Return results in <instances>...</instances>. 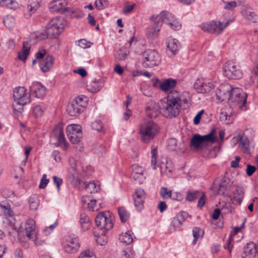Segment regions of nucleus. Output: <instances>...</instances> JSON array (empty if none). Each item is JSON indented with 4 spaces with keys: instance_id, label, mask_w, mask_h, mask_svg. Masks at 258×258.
<instances>
[{
    "instance_id": "obj_1",
    "label": "nucleus",
    "mask_w": 258,
    "mask_h": 258,
    "mask_svg": "<svg viewBox=\"0 0 258 258\" xmlns=\"http://www.w3.org/2000/svg\"><path fill=\"white\" fill-rule=\"evenodd\" d=\"M216 97L221 101H227L231 107L242 109L246 103L247 95L241 89L224 83L216 91Z\"/></svg>"
},
{
    "instance_id": "obj_2",
    "label": "nucleus",
    "mask_w": 258,
    "mask_h": 258,
    "mask_svg": "<svg viewBox=\"0 0 258 258\" xmlns=\"http://www.w3.org/2000/svg\"><path fill=\"white\" fill-rule=\"evenodd\" d=\"M66 26V21L60 17L53 18L48 23L44 33L38 36L40 39L56 38L62 32Z\"/></svg>"
},
{
    "instance_id": "obj_3",
    "label": "nucleus",
    "mask_w": 258,
    "mask_h": 258,
    "mask_svg": "<svg viewBox=\"0 0 258 258\" xmlns=\"http://www.w3.org/2000/svg\"><path fill=\"white\" fill-rule=\"evenodd\" d=\"M215 130L213 129L211 132L206 135H194L190 142V148L200 150L202 149L207 143H214L218 140L217 137L215 135Z\"/></svg>"
},
{
    "instance_id": "obj_4",
    "label": "nucleus",
    "mask_w": 258,
    "mask_h": 258,
    "mask_svg": "<svg viewBox=\"0 0 258 258\" xmlns=\"http://www.w3.org/2000/svg\"><path fill=\"white\" fill-rule=\"evenodd\" d=\"M13 97L15 102L19 105L18 108L14 105L13 112L16 114L19 115L23 110V106L30 102V96L27 93V90L24 87H19L14 89Z\"/></svg>"
},
{
    "instance_id": "obj_5",
    "label": "nucleus",
    "mask_w": 258,
    "mask_h": 258,
    "mask_svg": "<svg viewBox=\"0 0 258 258\" xmlns=\"http://www.w3.org/2000/svg\"><path fill=\"white\" fill-rule=\"evenodd\" d=\"M177 91H171L167 97V102L165 106L164 112L169 117H175L181 110L180 105L177 100Z\"/></svg>"
},
{
    "instance_id": "obj_6",
    "label": "nucleus",
    "mask_w": 258,
    "mask_h": 258,
    "mask_svg": "<svg viewBox=\"0 0 258 258\" xmlns=\"http://www.w3.org/2000/svg\"><path fill=\"white\" fill-rule=\"evenodd\" d=\"M159 132L157 124L151 120L146 121L140 126V132L141 139L144 143H148L153 139Z\"/></svg>"
},
{
    "instance_id": "obj_7",
    "label": "nucleus",
    "mask_w": 258,
    "mask_h": 258,
    "mask_svg": "<svg viewBox=\"0 0 258 258\" xmlns=\"http://www.w3.org/2000/svg\"><path fill=\"white\" fill-rule=\"evenodd\" d=\"M95 223L96 226L102 231V235L104 234L105 231L110 230L113 226V223L109 212L99 213L96 216Z\"/></svg>"
},
{
    "instance_id": "obj_8",
    "label": "nucleus",
    "mask_w": 258,
    "mask_h": 258,
    "mask_svg": "<svg viewBox=\"0 0 258 258\" xmlns=\"http://www.w3.org/2000/svg\"><path fill=\"white\" fill-rule=\"evenodd\" d=\"M155 18L158 21L161 22V25L163 23H165L170 26L171 28L174 30H178L180 29L181 25L176 21V19L174 15L169 12L166 11H162L159 15H153L150 20Z\"/></svg>"
},
{
    "instance_id": "obj_9",
    "label": "nucleus",
    "mask_w": 258,
    "mask_h": 258,
    "mask_svg": "<svg viewBox=\"0 0 258 258\" xmlns=\"http://www.w3.org/2000/svg\"><path fill=\"white\" fill-rule=\"evenodd\" d=\"M143 66L144 67L153 68L160 62V57L158 52L153 49H147L143 53Z\"/></svg>"
},
{
    "instance_id": "obj_10",
    "label": "nucleus",
    "mask_w": 258,
    "mask_h": 258,
    "mask_svg": "<svg viewBox=\"0 0 258 258\" xmlns=\"http://www.w3.org/2000/svg\"><path fill=\"white\" fill-rule=\"evenodd\" d=\"M230 22L227 21L223 24L220 21H212L209 23L202 24L201 27L205 32L219 35L228 26Z\"/></svg>"
},
{
    "instance_id": "obj_11",
    "label": "nucleus",
    "mask_w": 258,
    "mask_h": 258,
    "mask_svg": "<svg viewBox=\"0 0 258 258\" xmlns=\"http://www.w3.org/2000/svg\"><path fill=\"white\" fill-rule=\"evenodd\" d=\"M223 68L224 75L229 79H238L242 76L239 67L232 61L226 62Z\"/></svg>"
},
{
    "instance_id": "obj_12",
    "label": "nucleus",
    "mask_w": 258,
    "mask_h": 258,
    "mask_svg": "<svg viewBox=\"0 0 258 258\" xmlns=\"http://www.w3.org/2000/svg\"><path fill=\"white\" fill-rule=\"evenodd\" d=\"M217 181H215L214 182L211 188L217 190V194L219 195L228 196V193L227 191L229 190L232 183L231 180L226 176H223L220 182L217 183Z\"/></svg>"
},
{
    "instance_id": "obj_13",
    "label": "nucleus",
    "mask_w": 258,
    "mask_h": 258,
    "mask_svg": "<svg viewBox=\"0 0 258 258\" xmlns=\"http://www.w3.org/2000/svg\"><path fill=\"white\" fill-rule=\"evenodd\" d=\"M69 161L71 166L69 175V180L72 184L78 186L80 184L81 180L79 172L76 169V161L73 158L71 157L69 158Z\"/></svg>"
},
{
    "instance_id": "obj_14",
    "label": "nucleus",
    "mask_w": 258,
    "mask_h": 258,
    "mask_svg": "<svg viewBox=\"0 0 258 258\" xmlns=\"http://www.w3.org/2000/svg\"><path fill=\"white\" fill-rule=\"evenodd\" d=\"M63 245L64 249L67 252L75 253L80 247L79 239L77 237H69L63 242Z\"/></svg>"
},
{
    "instance_id": "obj_15",
    "label": "nucleus",
    "mask_w": 258,
    "mask_h": 258,
    "mask_svg": "<svg viewBox=\"0 0 258 258\" xmlns=\"http://www.w3.org/2000/svg\"><path fill=\"white\" fill-rule=\"evenodd\" d=\"M67 2L66 0H53L48 5L50 11L52 12L64 13L69 11V8H66Z\"/></svg>"
},
{
    "instance_id": "obj_16",
    "label": "nucleus",
    "mask_w": 258,
    "mask_h": 258,
    "mask_svg": "<svg viewBox=\"0 0 258 258\" xmlns=\"http://www.w3.org/2000/svg\"><path fill=\"white\" fill-rule=\"evenodd\" d=\"M26 235L30 239L35 241L37 244L38 237L35 228V222L32 219H28L25 225Z\"/></svg>"
},
{
    "instance_id": "obj_17",
    "label": "nucleus",
    "mask_w": 258,
    "mask_h": 258,
    "mask_svg": "<svg viewBox=\"0 0 258 258\" xmlns=\"http://www.w3.org/2000/svg\"><path fill=\"white\" fill-rule=\"evenodd\" d=\"M134 205L137 210L140 211L144 208V201L146 198L145 191L142 188H138L134 195Z\"/></svg>"
},
{
    "instance_id": "obj_18",
    "label": "nucleus",
    "mask_w": 258,
    "mask_h": 258,
    "mask_svg": "<svg viewBox=\"0 0 258 258\" xmlns=\"http://www.w3.org/2000/svg\"><path fill=\"white\" fill-rule=\"evenodd\" d=\"M131 177L139 183H142L146 178V172L142 167L136 164L133 165Z\"/></svg>"
},
{
    "instance_id": "obj_19",
    "label": "nucleus",
    "mask_w": 258,
    "mask_h": 258,
    "mask_svg": "<svg viewBox=\"0 0 258 258\" xmlns=\"http://www.w3.org/2000/svg\"><path fill=\"white\" fill-rule=\"evenodd\" d=\"M167 53L170 57H172L178 52L180 44L177 40L172 38L167 39Z\"/></svg>"
},
{
    "instance_id": "obj_20",
    "label": "nucleus",
    "mask_w": 258,
    "mask_h": 258,
    "mask_svg": "<svg viewBox=\"0 0 258 258\" xmlns=\"http://www.w3.org/2000/svg\"><path fill=\"white\" fill-rule=\"evenodd\" d=\"M50 137L51 139H54L57 141V145H59L64 142L65 138L61 124H58L55 126L51 132Z\"/></svg>"
},
{
    "instance_id": "obj_21",
    "label": "nucleus",
    "mask_w": 258,
    "mask_h": 258,
    "mask_svg": "<svg viewBox=\"0 0 258 258\" xmlns=\"http://www.w3.org/2000/svg\"><path fill=\"white\" fill-rule=\"evenodd\" d=\"M151 21H154V24L150 26L147 29V36L148 38L153 39L156 37L161 27V22L158 21L155 18Z\"/></svg>"
},
{
    "instance_id": "obj_22",
    "label": "nucleus",
    "mask_w": 258,
    "mask_h": 258,
    "mask_svg": "<svg viewBox=\"0 0 258 258\" xmlns=\"http://www.w3.org/2000/svg\"><path fill=\"white\" fill-rule=\"evenodd\" d=\"M31 94L37 98H42L46 94V88L38 82H34L30 87Z\"/></svg>"
},
{
    "instance_id": "obj_23",
    "label": "nucleus",
    "mask_w": 258,
    "mask_h": 258,
    "mask_svg": "<svg viewBox=\"0 0 258 258\" xmlns=\"http://www.w3.org/2000/svg\"><path fill=\"white\" fill-rule=\"evenodd\" d=\"M177 101L178 102L180 107H182L183 109H186L190 106L191 98L189 94L187 92H184L179 94L177 91Z\"/></svg>"
},
{
    "instance_id": "obj_24",
    "label": "nucleus",
    "mask_w": 258,
    "mask_h": 258,
    "mask_svg": "<svg viewBox=\"0 0 258 258\" xmlns=\"http://www.w3.org/2000/svg\"><path fill=\"white\" fill-rule=\"evenodd\" d=\"M214 87V84L212 82L209 80H204L201 84L196 83L195 88L197 90L198 92L205 93L210 91Z\"/></svg>"
},
{
    "instance_id": "obj_25",
    "label": "nucleus",
    "mask_w": 258,
    "mask_h": 258,
    "mask_svg": "<svg viewBox=\"0 0 258 258\" xmlns=\"http://www.w3.org/2000/svg\"><path fill=\"white\" fill-rule=\"evenodd\" d=\"M256 253L258 254V246L254 243L251 242L248 243L247 246L244 247L242 256L243 257L247 256V258H253Z\"/></svg>"
},
{
    "instance_id": "obj_26",
    "label": "nucleus",
    "mask_w": 258,
    "mask_h": 258,
    "mask_svg": "<svg viewBox=\"0 0 258 258\" xmlns=\"http://www.w3.org/2000/svg\"><path fill=\"white\" fill-rule=\"evenodd\" d=\"M67 111L72 116H77L83 111V108L73 100L68 105Z\"/></svg>"
},
{
    "instance_id": "obj_27",
    "label": "nucleus",
    "mask_w": 258,
    "mask_h": 258,
    "mask_svg": "<svg viewBox=\"0 0 258 258\" xmlns=\"http://www.w3.org/2000/svg\"><path fill=\"white\" fill-rule=\"evenodd\" d=\"M54 59L51 55H48L40 62V67L43 72H48L52 67Z\"/></svg>"
},
{
    "instance_id": "obj_28",
    "label": "nucleus",
    "mask_w": 258,
    "mask_h": 258,
    "mask_svg": "<svg viewBox=\"0 0 258 258\" xmlns=\"http://www.w3.org/2000/svg\"><path fill=\"white\" fill-rule=\"evenodd\" d=\"M103 81L101 80L91 81L86 85L87 90L91 93H96L103 87Z\"/></svg>"
},
{
    "instance_id": "obj_29",
    "label": "nucleus",
    "mask_w": 258,
    "mask_h": 258,
    "mask_svg": "<svg viewBox=\"0 0 258 258\" xmlns=\"http://www.w3.org/2000/svg\"><path fill=\"white\" fill-rule=\"evenodd\" d=\"M177 84L176 80L168 78L165 80L159 85V89L163 92H167L168 91L173 89Z\"/></svg>"
},
{
    "instance_id": "obj_30",
    "label": "nucleus",
    "mask_w": 258,
    "mask_h": 258,
    "mask_svg": "<svg viewBox=\"0 0 258 258\" xmlns=\"http://www.w3.org/2000/svg\"><path fill=\"white\" fill-rule=\"evenodd\" d=\"M40 6V0H29L28 2L27 11L28 14L26 15L27 18L30 17L35 13Z\"/></svg>"
},
{
    "instance_id": "obj_31",
    "label": "nucleus",
    "mask_w": 258,
    "mask_h": 258,
    "mask_svg": "<svg viewBox=\"0 0 258 258\" xmlns=\"http://www.w3.org/2000/svg\"><path fill=\"white\" fill-rule=\"evenodd\" d=\"M239 147L244 153L249 154V140L245 136H242L239 138Z\"/></svg>"
},
{
    "instance_id": "obj_32",
    "label": "nucleus",
    "mask_w": 258,
    "mask_h": 258,
    "mask_svg": "<svg viewBox=\"0 0 258 258\" xmlns=\"http://www.w3.org/2000/svg\"><path fill=\"white\" fill-rule=\"evenodd\" d=\"M233 199L236 203L240 205L242 202L244 195V189L240 186H236V189L233 191Z\"/></svg>"
},
{
    "instance_id": "obj_33",
    "label": "nucleus",
    "mask_w": 258,
    "mask_h": 258,
    "mask_svg": "<svg viewBox=\"0 0 258 258\" xmlns=\"http://www.w3.org/2000/svg\"><path fill=\"white\" fill-rule=\"evenodd\" d=\"M80 223L83 231H86L90 228L91 222L90 218L84 213L80 214Z\"/></svg>"
},
{
    "instance_id": "obj_34",
    "label": "nucleus",
    "mask_w": 258,
    "mask_h": 258,
    "mask_svg": "<svg viewBox=\"0 0 258 258\" xmlns=\"http://www.w3.org/2000/svg\"><path fill=\"white\" fill-rule=\"evenodd\" d=\"M30 46L28 42H24L23 49L18 53V58L21 60H25L29 54Z\"/></svg>"
},
{
    "instance_id": "obj_35",
    "label": "nucleus",
    "mask_w": 258,
    "mask_h": 258,
    "mask_svg": "<svg viewBox=\"0 0 258 258\" xmlns=\"http://www.w3.org/2000/svg\"><path fill=\"white\" fill-rule=\"evenodd\" d=\"M244 222L242 223L241 226L234 227L233 233H231L230 234L229 237L228 238V243L226 245H224V246L225 249H227L229 251V252H231V248L232 247V245L231 244L232 236L238 233L240 231V230L244 227Z\"/></svg>"
},
{
    "instance_id": "obj_36",
    "label": "nucleus",
    "mask_w": 258,
    "mask_h": 258,
    "mask_svg": "<svg viewBox=\"0 0 258 258\" xmlns=\"http://www.w3.org/2000/svg\"><path fill=\"white\" fill-rule=\"evenodd\" d=\"M130 53L129 50L124 47L120 48L116 51L115 56L119 60H125Z\"/></svg>"
},
{
    "instance_id": "obj_37",
    "label": "nucleus",
    "mask_w": 258,
    "mask_h": 258,
    "mask_svg": "<svg viewBox=\"0 0 258 258\" xmlns=\"http://www.w3.org/2000/svg\"><path fill=\"white\" fill-rule=\"evenodd\" d=\"M0 4L2 7L12 10H16L18 6V3L15 0H1Z\"/></svg>"
},
{
    "instance_id": "obj_38",
    "label": "nucleus",
    "mask_w": 258,
    "mask_h": 258,
    "mask_svg": "<svg viewBox=\"0 0 258 258\" xmlns=\"http://www.w3.org/2000/svg\"><path fill=\"white\" fill-rule=\"evenodd\" d=\"M84 184L85 189L88 192L92 193L97 192L100 189L99 186L93 181H90L89 182L86 181L85 182Z\"/></svg>"
},
{
    "instance_id": "obj_39",
    "label": "nucleus",
    "mask_w": 258,
    "mask_h": 258,
    "mask_svg": "<svg viewBox=\"0 0 258 258\" xmlns=\"http://www.w3.org/2000/svg\"><path fill=\"white\" fill-rule=\"evenodd\" d=\"M29 203L30 209L31 210L35 211L37 210L39 205V200L36 195H33L29 199Z\"/></svg>"
},
{
    "instance_id": "obj_40",
    "label": "nucleus",
    "mask_w": 258,
    "mask_h": 258,
    "mask_svg": "<svg viewBox=\"0 0 258 258\" xmlns=\"http://www.w3.org/2000/svg\"><path fill=\"white\" fill-rule=\"evenodd\" d=\"M132 234V233L131 231H128L124 234L120 235L119 239L121 242L129 244L133 241Z\"/></svg>"
},
{
    "instance_id": "obj_41",
    "label": "nucleus",
    "mask_w": 258,
    "mask_h": 258,
    "mask_svg": "<svg viewBox=\"0 0 258 258\" xmlns=\"http://www.w3.org/2000/svg\"><path fill=\"white\" fill-rule=\"evenodd\" d=\"M220 119L226 124L232 122L234 118L232 115L229 114L227 112L222 111L221 113Z\"/></svg>"
},
{
    "instance_id": "obj_42",
    "label": "nucleus",
    "mask_w": 258,
    "mask_h": 258,
    "mask_svg": "<svg viewBox=\"0 0 258 258\" xmlns=\"http://www.w3.org/2000/svg\"><path fill=\"white\" fill-rule=\"evenodd\" d=\"M192 234L194 236V240L192 241V244H195L197 241V240L200 237H202L204 231L199 227H195L193 228Z\"/></svg>"
},
{
    "instance_id": "obj_43",
    "label": "nucleus",
    "mask_w": 258,
    "mask_h": 258,
    "mask_svg": "<svg viewBox=\"0 0 258 258\" xmlns=\"http://www.w3.org/2000/svg\"><path fill=\"white\" fill-rule=\"evenodd\" d=\"M241 13L244 18L251 21L252 22H254L256 20V16L255 13L249 10H243Z\"/></svg>"
},
{
    "instance_id": "obj_44",
    "label": "nucleus",
    "mask_w": 258,
    "mask_h": 258,
    "mask_svg": "<svg viewBox=\"0 0 258 258\" xmlns=\"http://www.w3.org/2000/svg\"><path fill=\"white\" fill-rule=\"evenodd\" d=\"M118 212L121 221L126 222L130 217V213L124 207L118 208Z\"/></svg>"
},
{
    "instance_id": "obj_45",
    "label": "nucleus",
    "mask_w": 258,
    "mask_h": 258,
    "mask_svg": "<svg viewBox=\"0 0 258 258\" xmlns=\"http://www.w3.org/2000/svg\"><path fill=\"white\" fill-rule=\"evenodd\" d=\"M67 137L70 142L74 144L79 143L81 141V139L82 137V133H79L77 134L71 133L68 134Z\"/></svg>"
},
{
    "instance_id": "obj_46",
    "label": "nucleus",
    "mask_w": 258,
    "mask_h": 258,
    "mask_svg": "<svg viewBox=\"0 0 258 258\" xmlns=\"http://www.w3.org/2000/svg\"><path fill=\"white\" fill-rule=\"evenodd\" d=\"M1 207L5 215L10 217H12L13 212L11 210V206L9 203L3 202L1 204Z\"/></svg>"
},
{
    "instance_id": "obj_47",
    "label": "nucleus",
    "mask_w": 258,
    "mask_h": 258,
    "mask_svg": "<svg viewBox=\"0 0 258 258\" xmlns=\"http://www.w3.org/2000/svg\"><path fill=\"white\" fill-rule=\"evenodd\" d=\"M82 127L80 125L78 124H71L68 125L67 127V133L68 134H71V133H82Z\"/></svg>"
},
{
    "instance_id": "obj_48",
    "label": "nucleus",
    "mask_w": 258,
    "mask_h": 258,
    "mask_svg": "<svg viewBox=\"0 0 258 258\" xmlns=\"http://www.w3.org/2000/svg\"><path fill=\"white\" fill-rule=\"evenodd\" d=\"M15 18L11 15H7L4 18L3 23L8 28H11L15 25Z\"/></svg>"
},
{
    "instance_id": "obj_49",
    "label": "nucleus",
    "mask_w": 258,
    "mask_h": 258,
    "mask_svg": "<svg viewBox=\"0 0 258 258\" xmlns=\"http://www.w3.org/2000/svg\"><path fill=\"white\" fill-rule=\"evenodd\" d=\"M109 5L108 0H96L95 2V6L98 10H102L107 8Z\"/></svg>"
},
{
    "instance_id": "obj_50",
    "label": "nucleus",
    "mask_w": 258,
    "mask_h": 258,
    "mask_svg": "<svg viewBox=\"0 0 258 258\" xmlns=\"http://www.w3.org/2000/svg\"><path fill=\"white\" fill-rule=\"evenodd\" d=\"M83 109L87 105V98L84 96H78L73 100Z\"/></svg>"
},
{
    "instance_id": "obj_51",
    "label": "nucleus",
    "mask_w": 258,
    "mask_h": 258,
    "mask_svg": "<svg viewBox=\"0 0 258 258\" xmlns=\"http://www.w3.org/2000/svg\"><path fill=\"white\" fill-rule=\"evenodd\" d=\"M199 192L198 190L195 191H189L186 195V200L189 202H192L199 196Z\"/></svg>"
},
{
    "instance_id": "obj_52",
    "label": "nucleus",
    "mask_w": 258,
    "mask_h": 258,
    "mask_svg": "<svg viewBox=\"0 0 258 258\" xmlns=\"http://www.w3.org/2000/svg\"><path fill=\"white\" fill-rule=\"evenodd\" d=\"M96 200H91L90 202L88 204V209L89 211H97L100 209V204L98 206L96 204Z\"/></svg>"
},
{
    "instance_id": "obj_53",
    "label": "nucleus",
    "mask_w": 258,
    "mask_h": 258,
    "mask_svg": "<svg viewBox=\"0 0 258 258\" xmlns=\"http://www.w3.org/2000/svg\"><path fill=\"white\" fill-rule=\"evenodd\" d=\"M45 109V107H43L40 105H38L34 107L33 111L35 117L38 118L41 116Z\"/></svg>"
},
{
    "instance_id": "obj_54",
    "label": "nucleus",
    "mask_w": 258,
    "mask_h": 258,
    "mask_svg": "<svg viewBox=\"0 0 258 258\" xmlns=\"http://www.w3.org/2000/svg\"><path fill=\"white\" fill-rule=\"evenodd\" d=\"M160 195L163 199L172 197L171 190H168V188L165 187H161Z\"/></svg>"
},
{
    "instance_id": "obj_55",
    "label": "nucleus",
    "mask_w": 258,
    "mask_h": 258,
    "mask_svg": "<svg viewBox=\"0 0 258 258\" xmlns=\"http://www.w3.org/2000/svg\"><path fill=\"white\" fill-rule=\"evenodd\" d=\"M152 159H151V164L154 169H155L157 164V151L155 148H152L151 150Z\"/></svg>"
},
{
    "instance_id": "obj_56",
    "label": "nucleus",
    "mask_w": 258,
    "mask_h": 258,
    "mask_svg": "<svg viewBox=\"0 0 258 258\" xmlns=\"http://www.w3.org/2000/svg\"><path fill=\"white\" fill-rule=\"evenodd\" d=\"M167 146L169 149L175 150L177 147V141L174 138H170L167 141Z\"/></svg>"
},
{
    "instance_id": "obj_57",
    "label": "nucleus",
    "mask_w": 258,
    "mask_h": 258,
    "mask_svg": "<svg viewBox=\"0 0 258 258\" xmlns=\"http://www.w3.org/2000/svg\"><path fill=\"white\" fill-rule=\"evenodd\" d=\"M92 129L100 132L103 128V124L100 120H96L91 124Z\"/></svg>"
},
{
    "instance_id": "obj_58",
    "label": "nucleus",
    "mask_w": 258,
    "mask_h": 258,
    "mask_svg": "<svg viewBox=\"0 0 258 258\" xmlns=\"http://www.w3.org/2000/svg\"><path fill=\"white\" fill-rule=\"evenodd\" d=\"M57 226V222H55L54 224L48 226L47 227L45 228L43 231V234L46 236L49 235Z\"/></svg>"
},
{
    "instance_id": "obj_59",
    "label": "nucleus",
    "mask_w": 258,
    "mask_h": 258,
    "mask_svg": "<svg viewBox=\"0 0 258 258\" xmlns=\"http://www.w3.org/2000/svg\"><path fill=\"white\" fill-rule=\"evenodd\" d=\"M182 224V222L178 219L176 216L173 218L171 223V226L173 227L174 230L176 229L177 228L180 227Z\"/></svg>"
},
{
    "instance_id": "obj_60",
    "label": "nucleus",
    "mask_w": 258,
    "mask_h": 258,
    "mask_svg": "<svg viewBox=\"0 0 258 258\" xmlns=\"http://www.w3.org/2000/svg\"><path fill=\"white\" fill-rule=\"evenodd\" d=\"M78 258H96V256L93 252L85 250L81 253Z\"/></svg>"
},
{
    "instance_id": "obj_61",
    "label": "nucleus",
    "mask_w": 258,
    "mask_h": 258,
    "mask_svg": "<svg viewBox=\"0 0 258 258\" xmlns=\"http://www.w3.org/2000/svg\"><path fill=\"white\" fill-rule=\"evenodd\" d=\"M46 175L43 174L42 176V178L41 179L39 187L41 189L44 188L46 185H47L48 183L49 182V179L46 178Z\"/></svg>"
},
{
    "instance_id": "obj_62",
    "label": "nucleus",
    "mask_w": 258,
    "mask_h": 258,
    "mask_svg": "<svg viewBox=\"0 0 258 258\" xmlns=\"http://www.w3.org/2000/svg\"><path fill=\"white\" fill-rule=\"evenodd\" d=\"M176 216L183 223L188 217V214L186 212L182 211L178 213Z\"/></svg>"
},
{
    "instance_id": "obj_63",
    "label": "nucleus",
    "mask_w": 258,
    "mask_h": 258,
    "mask_svg": "<svg viewBox=\"0 0 258 258\" xmlns=\"http://www.w3.org/2000/svg\"><path fill=\"white\" fill-rule=\"evenodd\" d=\"M205 202H206V195H205V192H203L202 193L201 197L200 198V199L199 200L197 206L198 207H200V208H202L204 206Z\"/></svg>"
},
{
    "instance_id": "obj_64",
    "label": "nucleus",
    "mask_w": 258,
    "mask_h": 258,
    "mask_svg": "<svg viewBox=\"0 0 258 258\" xmlns=\"http://www.w3.org/2000/svg\"><path fill=\"white\" fill-rule=\"evenodd\" d=\"M255 170L256 167L255 166L249 164L247 165L246 171L248 176H251Z\"/></svg>"
}]
</instances>
